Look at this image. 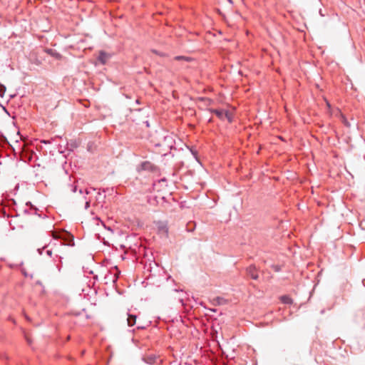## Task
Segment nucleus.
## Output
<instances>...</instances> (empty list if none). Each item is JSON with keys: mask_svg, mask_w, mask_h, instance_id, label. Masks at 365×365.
<instances>
[{"mask_svg": "<svg viewBox=\"0 0 365 365\" xmlns=\"http://www.w3.org/2000/svg\"><path fill=\"white\" fill-rule=\"evenodd\" d=\"M156 166L153 165L150 161H143L140 165L137 168V171H148V172H155L156 170Z\"/></svg>", "mask_w": 365, "mask_h": 365, "instance_id": "nucleus-1", "label": "nucleus"}, {"mask_svg": "<svg viewBox=\"0 0 365 365\" xmlns=\"http://www.w3.org/2000/svg\"><path fill=\"white\" fill-rule=\"evenodd\" d=\"M160 145H163L170 150L173 149L175 146V140H174L173 137L170 135H167L164 136L163 141L162 144L158 143L155 145V146H160Z\"/></svg>", "mask_w": 365, "mask_h": 365, "instance_id": "nucleus-2", "label": "nucleus"}, {"mask_svg": "<svg viewBox=\"0 0 365 365\" xmlns=\"http://www.w3.org/2000/svg\"><path fill=\"white\" fill-rule=\"evenodd\" d=\"M247 274L252 279L257 280L259 278V275L257 273V269L254 264L250 265L246 269Z\"/></svg>", "mask_w": 365, "mask_h": 365, "instance_id": "nucleus-3", "label": "nucleus"}, {"mask_svg": "<svg viewBox=\"0 0 365 365\" xmlns=\"http://www.w3.org/2000/svg\"><path fill=\"white\" fill-rule=\"evenodd\" d=\"M109 58L110 55L108 53L104 51H100L97 59L102 65H105Z\"/></svg>", "mask_w": 365, "mask_h": 365, "instance_id": "nucleus-4", "label": "nucleus"}, {"mask_svg": "<svg viewBox=\"0 0 365 365\" xmlns=\"http://www.w3.org/2000/svg\"><path fill=\"white\" fill-rule=\"evenodd\" d=\"M38 208L36 207L35 205H31V207L29 208V209H25L24 210V212L25 214H34V215H38L39 217H42V218H44L46 217V215L44 216H42V215L41 213H38Z\"/></svg>", "mask_w": 365, "mask_h": 365, "instance_id": "nucleus-5", "label": "nucleus"}, {"mask_svg": "<svg viewBox=\"0 0 365 365\" xmlns=\"http://www.w3.org/2000/svg\"><path fill=\"white\" fill-rule=\"evenodd\" d=\"M208 111L211 113L215 114L220 120H223L225 118L224 113L225 111L224 110L208 108Z\"/></svg>", "mask_w": 365, "mask_h": 365, "instance_id": "nucleus-6", "label": "nucleus"}, {"mask_svg": "<svg viewBox=\"0 0 365 365\" xmlns=\"http://www.w3.org/2000/svg\"><path fill=\"white\" fill-rule=\"evenodd\" d=\"M227 302H228L227 299H226L223 297H214L212 299V304L215 306L224 305V304H227Z\"/></svg>", "mask_w": 365, "mask_h": 365, "instance_id": "nucleus-7", "label": "nucleus"}, {"mask_svg": "<svg viewBox=\"0 0 365 365\" xmlns=\"http://www.w3.org/2000/svg\"><path fill=\"white\" fill-rule=\"evenodd\" d=\"M157 357L155 354H149L143 357V360L148 364H154Z\"/></svg>", "mask_w": 365, "mask_h": 365, "instance_id": "nucleus-8", "label": "nucleus"}, {"mask_svg": "<svg viewBox=\"0 0 365 365\" xmlns=\"http://www.w3.org/2000/svg\"><path fill=\"white\" fill-rule=\"evenodd\" d=\"M62 259H63V257L61 256H58L57 255L53 258V262H55L56 268L58 269V272H61V268H62V265H63Z\"/></svg>", "mask_w": 365, "mask_h": 365, "instance_id": "nucleus-9", "label": "nucleus"}, {"mask_svg": "<svg viewBox=\"0 0 365 365\" xmlns=\"http://www.w3.org/2000/svg\"><path fill=\"white\" fill-rule=\"evenodd\" d=\"M78 147V143L76 140H71L67 142L66 149L71 152Z\"/></svg>", "mask_w": 365, "mask_h": 365, "instance_id": "nucleus-10", "label": "nucleus"}, {"mask_svg": "<svg viewBox=\"0 0 365 365\" xmlns=\"http://www.w3.org/2000/svg\"><path fill=\"white\" fill-rule=\"evenodd\" d=\"M137 316L135 314H128V325L133 327L135 324Z\"/></svg>", "mask_w": 365, "mask_h": 365, "instance_id": "nucleus-11", "label": "nucleus"}, {"mask_svg": "<svg viewBox=\"0 0 365 365\" xmlns=\"http://www.w3.org/2000/svg\"><path fill=\"white\" fill-rule=\"evenodd\" d=\"M280 299L281 302L285 304H292L293 303L292 299L288 295H282Z\"/></svg>", "mask_w": 365, "mask_h": 365, "instance_id": "nucleus-12", "label": "nucleus"}, {"mask_svg": "<svg viewBox=\"0 0 365 365\" xmlns=\"http://www.w3.org/2000/svg\"><path fill=\"white\" fill-rule=\"evenodd\" d=\"M224 115H225V118H226L230 123H232V117L227 110H226L225 112Z\"/></svg>", "mask_w": 365, "mask_h": 365, "instance_id": "nucleus-13", "label": "nucleus"}, {"mask_svg": "<svg viewBox=\"0 0 365 365\" xmlns=\"http://www.w3.org/2000/svg\"><path fill=\"white\" fill-rule=\"evenodd\" d=\"M5 91H6V86L3 84H0V95L1 97H3Z\"/></svg>", "mask_w": 365, "mask_h": 365, "instance_id": "nucleus-14", "label": "nucleus"}, {"mask_svg": "<svg viewBox=\"0 0 365 365\" xmlns=\"http://www.w3.org/2000/svg\"><path fill=\"white\" fill-rule=\"evenodd\" d=\"M48 247V245H46L45 246H43V247H41V248H38V249H37V252H38V253L40 255H41L43 254V250H44L46 247Z\"/></svg>", "mask_w": 365, "mask_h": 365, "instance_id": "nucleus-15", "label": "nucleus"}, {"mask_svg": "<svg viewBox=\"0 0 365 365\" xmlns=\"http://www.w3.org/2000/svg\"><path fill=\"white\" fill-rule=\"evenodd\" d=\"M272 267L275 272L281 271V266L279 265H274Z\"/></svg>", "mask_w": 365, "mask_h": 365, "instance_id": "nucleus-16", "label": "nucleus"}, {"mask_svg": "<svg viewBox=\"0 0 365 365\" xmlns=\"http://www.w3.org/2000/svg\"><path fill=\"white\" fill-rule=\"evenodd\" d=\"M67 234L69 235V237H70V238H71V240L72 241V244L68 243V245H69V246H72V245H74V242H73V235H71L70 233H68V232H67Z\"/></svg>", "mask_w": 365, "mask_h": 365, "instance_id": "nucleus-17", "label": "nucleus"}, {"mask_svg": "<svg viewBox=\"0 0 365 365\" xmlns=\"http://www.w3.org/2000/svg\"><path fill=\"white\" fill-rule=\"evenodd\" d=\"M191 225H193L194 223L193 222H190V223L187 224V230H188V231H192L193 230V228L190 227Z\"/></svg>", "mask_w": 365, "mask_h": 365, "instance_id": "nucleus-18", "label": "nucleus"}, {"mask_svg": "<svg viewBox=\"0 0 365 365\" xmlns=\"http://www.w3.org/2000/svg\"><path fill=\"white\" fill-rule=\"evenodd\" d=\"M46 255L48 256H49L50 257H52V250H46Z\"/></svg>", "mask_w": 365, "mask_h": 365, "instance_id": "nucleus-19", "label": "nucleus"}, {"mask_svg": "<svg viewBox=\"0 0 365 365\" xmlns=\"http://www.w3.org/2000/svg\"><path fill=\"white\" fill-rule=\"evenodd\" d=\"M192 154L194 155L195 158H197V153L196 150H190Z\"/></svg>", "mask_w": 365, "mask_h": 365, "instance_id": "nucleus-20", "label": "nucleus"}, {"mask_svg": "<svg viewBox=\"0 0 365 365\" xmlns=\"http://www.w3.org/2000/svg\"><path fill=\"white\" fill-rule=\"evenodd\" d=\"M90 207V202L86 201L85 203V209H88Z\"/></svg>", "mask_w": 365, "mask_h": 365, "instance_id": "nucleus-21", "label": "nucleus"}, {"mask_svg": "<svg viewBox=\"0 0 365 365\" xmlns=\"http://www.w3.org/2000/svg\"><path fill=\"white\" fill-rule=\"evenodd\" d=\"M160 230H162V231H164L165 232H168V230H167V228L165 226L160 227Z\"/></svg>", "mask_w": 365, "mask_h": 365, "instance_id": "nucleus-22", "label": "nucleus"}, {"mask_svg": "<svg viewBox=\"0 0 365 365\" xmlns=\"http://www.w3.org/2000/svg\"><path fill=\"white\" fill-rule=\"evenodd\" d=\"M143 123L146 125L147 128L150 127V123L148 120L144 121Z\"/></svg>", "mask_w": 365, "mask_h": 365, "instance_id": "nucleus-23", "label": "nucleus"}, {"mask_svg": "<svg viewBox=\"0 0 365 365\" xmlns=\"http://www.w3.org/2000/svg\"><path fill=\"white\" fill-rule=\"evenodd\" d=\"M41 142H42L43 144H48V143H51V142H50V140H43Z\"/></svg>", "mask_w": 365, "mask_h": 365, "instance_id": "nucleus-24", "label": "nucleus"}, {"mask_svg": "<svg viewBox=\"0 0 365 365\" xmlns=\"http://www.w3.org/2000/svg\"><path fill=\"white\" fill-rule=\"evenodd\" d=\"M71 190H72V192H76L77 191V186L76 185L73 186Z\"/></svg>", "mask_w": 365, "mask_h": 365, "instance_id": "nucleus-25", "label": "nucleus"}, {"mask_svg": "<svg viewBox=\"0 0 365 365\" xmlns=\"http://www.w3.org/2000/svg\"><path fill=\"white\" fill-rule=\"evenodd\" d=\"M26 206H28V207H29V208H30V207H31V205H32V203H31L30 201H28V202L26 203Z\"/></svg>", "mask_w": 365, "mask_h": 365, "instance_id": "nucleus-26", "label": "nucleus"}, {"mask_svg": "<svg viewBox=\"0 0 365 365\" xmlns=\"http://www.w3.org/2000/svg\"><path fill=\"white\" fill-rule=\"evenodd\" d=\"M140 103H141V102H140V99H139V98H138V99H136V100H135V104H137V105H140Z\"/></svg>", "mask_w": 365, "mask_h": 365, "instance_id": "nucleus-27", "label": "nucleus"}, {"mask_svg": "<svg viewBox=\"0 0 365 365\" xmlns=\"http://www.w3.org/2000/svg\"><path fill=\"white\" fill-rule=\"evenodd\" d=\"M46 52H47L48 53L52 54L53 51H52V49L48 48V49H47Z\"/></svg>", "mask_w": 365, "mask_h": 365, "instance_id": "nucleus-28", "label": "nucleus"}, {"mask_svg": "<svg viewBox=\"0 0 365 365\" xmlns=\"http://www.w3.org/2000/svg\"><path fill=\"white\" fill-rule=\"evenodd\" d=\"M117 279H118V277H114L113 279V282L114 283H115L117 282Z\"/></svg>", "mask_w": 365, "mask_h": 365, "instance_id": "nucleus-29", "label": "nucleus"}, {"mask_svg": "<svg viewBox=\"0 0 365 365\" xmlns=\"http://www.w3.org/2000/svg\"><path fill=\"white\" fill-rule=\"evenodd\" d=\"M344 124L348 127L350 126L349 123L346 120L344 121Z\"/></svg>", "mask_w": 365, "mask_h": 365, "instance_id": "nucleus-30", "label": "nucleus"}, {"mask_svg": "<svg viewBox=\"0 0 365 365\" xmlns=\"http://www.w3.org/2000/svg\"><path fill=\"white\" fill-rule=\"evenodd\" d=\"M61 145H60V148L58 149L59 153H63L64 151L61 150Z\"/></svg>", "mask_w": 365, "mask_h": 365, "instance_id": "nucleus-31", "label": "nucleus"}, {"mask_svg": "<svg viewBox=\"0 0 365 365\" xmlns=\"http://www.w3.org/2000/svg\"><path fill=\"white\" fill-rule=\"evenodd\" d=\"M26 341L29 344L31 343V341L29 338H26Z\"/></svg>", "mask_w": 365, "mask_h": 365, "instance_id": "nucleus-32", "label": "nucleus"}, {"mask_svg": "<svg viewBox=\"0 0 365 365\" xmlns=\"http://www.w3.org/2000/svg\"><path fill=\"white\" fill-rule=\"evenodd\" d=\"M217 12L219 14H222V12L220 11V10L219 9H217Z\"/></svg>", "mask_w": 365, "mask_h": 365, "instance_id": "nucleus-33", "label": "nucleus"}, {"mask_svg": "<svg viewBox=\"0 0 365 365\" xmlns=\"http://www.w3.org/2000/svg\"><path fill=\"white\" fill-rule=\"evenodd\" d=\"M125 96L126 98H130V96L129 95H128V94H125Z\"/></svg>", "mask_w": 365, "mask_h": 365, "instance_id": "nucleus-34", "label": "nucleus"}, {"mask_svg": "<svg viewBox=\"0 0 365 365\" xmlns=\"http://www.w3.org/2000/svg\"><path fill=\"white\" fill-rule=\"evenodd\" d=\"M210 311L215 312L217 311L216 309H210Z\"/></svg>", "mask_w": 365, "mask_h": 365, "instance_id": "nucleus-35", "label": "nucleus"}, {"mask_svg": "<svg viewBox=\"0 0 365 365\" xmlns=\"http://www.w3.org/2000/svg\"><path fill=\"white\" fill-rule=\"evenodd\" d=\"M93 279L97 280V279H98V276H97V275H95V276L93 277Z\"/></svg>", "mask_w": 365, "mask_h": 365, "instance_id": "nucleus-36", "label": "nucleus"}, {"mask_svg": "<svg viewBox=\"0 0 365 365\" xmlns=\"http://www.w3.org/2000/svg\"><path fill=\"white\" fill-rule=\"evenodd\" d=\"M181 58H182V56H177L176 58L177 59H180Z\"/></svg>", "mask_w": 365, "mask_h": 365, "instance_id": "nucleus-37", "label": "nucleus"}, {"mask_svg": "<svg viewBox=\"0 0 365 365\" xmlns=\"http://www.w3.org/2000/svg\"><path fill=\"white\" fill-rule=\"evenodd\" d=\"M200 101H205V98H200Z\"/></svg>", "mask_w": 365, "mask_h": 365, "instance_id": "nucleus-38", "label": "nucleus"}, {"mask_svg": "<svg viewBox=\"0 0 365 365\" xmlns=\"http://www.w3.org/2000/svg\"><path fill=\"white\" fill-rule=\"evenodd\" d=\"M79 192H80V193H83V190H82V189H80V190H79Z\"/></svg>", "mask_w": 365, "mask_h": 365, "instance_id": "nucleus-39", "label": "nucleus"}, {"mask_svg": "<svg viewBox=\"0 0 365 365\" xmlns=\"http://www.w3.org/2000/svg\"><path fill=\"white\" fill-rule=\"evenodd\" d=\"M89 274H93V271H90Z\"/></svg>", "mask_w": 365, "mask_h": 365, "instance_id": "nucleus-40", "label": "nucleus"}, {"mask_svg": "<svg viewBox=\"0 0 365 365\" xmlns=\"http://www.w3.org/2000/svg\"><path fill=\"white\" fill-rule=\"evenodd\" d=\"M3 357H4V359H8V358L6 357V356H4V355L3 356Z\"/></svg>", "mask_w": 365, "mask_h": 365, "instance_id": "nucleus-41", "label": "nucleus"}, {"mask_svg": "<svg viewBox=\"0 0 365 365\" xmlns=\"http://www.w3.org/2000/svg\"><path fill=\"white\" fill-rule=\"evenodd\" d=\"M141 110H142L141 108L136 109V110H138V111H140Z\"/></svg>", "mask_w": 365, "mask_h": 365, "instance_id": "nucleus-42", "label": "nucleus"}, {"mask_svg": "<svg viewBox=\"0 0 365 365\" xmlns=\"http://www.w3.org/2000/svg\"><path fill=\"white\" fill-rule=\"evenodd\" d=\"M230 3H232V0H228Z\"/></svg>", "mask_w": 365, "mask_h": 365, "instance_id": "nucleus-43", "label": "nucleus"}, {"mask_svg": "<svg viewBox=\"0 0 365 365\" xmlns=\"http://www.w3.org/2000/svg\"><path fill=\"white\" fill-rule=\"evenodd\" d=\"M24 274L25 276H26V275H27V274H26V272H24Z\"/></svg>", "mask_w": 365, "mask_h": 365, "instance_id": "nucleus-44", "label": "nucleus"}]
</instances>
